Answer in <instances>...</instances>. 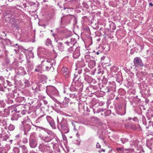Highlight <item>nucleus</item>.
Here are the masks:
<instances>
[{
	"label": "nucleus",
	"instance_id": "nucleus-31",
	"mask_svg": "<svg viewBox=\"0 0 153 153\" xmlns=\"http://www.w3.org/2000/svg\"><path fill=\"white\" fill-rule=\"evenodd\" d=\"M117 34L119 36L120 39H122L125 36V34L123 33V31L120 30H119L117 31Z\"/></svg>",
	"mask_w": 153,
	"mask_h": 153
},
{
	"label": "nucleus",
	"instance_id": "nucleus-11",
	"mask_svg": "<svg viewBox=\"0 0 153 153\" xmlns=\"http://www.w3.org/2000/svg\"><path fill=\"white\" fill-rule=\"evenodd\" d=\"M61 72L65 78H69L70 76L71 73L70 70L66 67L63 66L61 68Z\"/></svg>",
	"mask_w": 153,
	"mask_h": 153
},
{
	"label": "nucleus",
	"instance_id": "nucleus-13",
	"mask_svg": "<svg viewBox=\"0 0 153 153\" xmlns=\"http://www.w3.org/2000/svg\"><path fill=\"white\" fill-rule=\"evenodd\" d=\"M46 118L48 123L53 129H55L56 128V126L54 121L52 117L49 116H47Z\"/></svg>",
	"mask_w": 153,
	"mask_h": 153
},
{
	"label": "nucleus",
	"instance_id": "nucleus-54",
	"mask_svg": "<svg viewBox=\"0 0 153 153\" xmlns=\"http://www.w3.org/2000/svg\"><path fill=\"white\" fill-rule=\"evenodd\" d=\"M4 41L6 42L7 45H9L11 44V42L9 39H6L4 40Z\"/></svg>",
	"mask_w": 153,
	"mask_h": 153
},
{
	"label": "nucleus",
	"instance_id": "nucleus-1",
	"mask_svg": "<svg viewBox=\"0 0 153 153\" xmlns=\"http://www.w3.org/2000/svg\"><path fill=\"white\" fill-rule=\"evenodd\" d=\"M43 86V89H46L47 94L51 97L52 96H57L58 94V91L56 88L52 86H45L43 84L39 85V88L42 89V87Z\"/></svg>",
	"mask_w": 153,
	"mask_h": 153
},
{
	"label": "nucleus",
	"instance_id": "nucleus-42",
	"mask_svg": "<svg viewBox=\"0 0 153 153\" xmlns=\"http://www.w3.org/2000/svg\"><path fill=\"white\" fill-rule=\"evenodd\" d=\"M118 68L116 66H112L111 68V71L112 72H116L118 71Z\"/></svg>",
	"mask_w": 153,
	"mask_h": 153
},
{
	"label": "nucleus",
	"instance_id": "nucleus-53",
	"mask_svg": "<svg viewBox=\"0 0 153 153\" xmlns=\"http://www.w3.org/2000/svg\"><path fill=\"white\" fill-rule=\"evenodd\" d=\"M83 71L84 72L83 73V75H87L86 74V73L89 72L90 71V70L89 68H85L84 69V70H83Z\"/></svg>",
	"mask_w": 153,
	"mask_h": 153
},
{
	"label": "nucleus",
	"instance_id": "nucleus-48",
	"mask_svg": "<svg viewBox=\"0 0 153 153\" xmlns=\"http://www.w3.org/2000/svg\"><path fill=\"white\" fill-rule=\"evenodd\" d=\"M41 68L40 66H38L36 67L35 69V71L41 72Z\"/></svg>",
	"mask_w": 153,
	"mask_h": 153
},
{
	"label": "nucleus",
	"instance_id": "nucleus-62",
	"mask_svg": "<svg viewBox=\"0 0 153 153\" xmlns=\"http://www.w3.org/2000/svg\"><path fill=\"white\" fill-rule=\"evenodd\" d=\"M28 142V139L26 137H24L22 140V142L24 144H26Z\"/></svg>",
	"mask_w": 153,
	"mask_h": 153
},
{
	"label": "nucleus",
	"instance_id": "nucleus-27",
	"mask_svg": "<svg viewBox=\"0 0 153 153\" xmlns=\"http://www.w3.org/2000/svg\"><path fill=\"white\" fill-rule=\"evenodd\" d=\"M116 81L120 83L121 84L123 80V77L120 73H118L116 76Z\"/></svg>",
	"mask_w": 153,
	"mask_h": 153
},
{
	"label": "nucleus",
	"instance_id": "nucleus-32",
	"mask_svg": "<svg viewBox=\"0 0 153 153\" xmlns=\"http://www.w3.org/2000/svg\"><path fill=\"white\" fill-rule=\"evenodd\" d=\"M4 128L6 129H7L8 130L10 131H13L15 128V126L13 124H10L7 127V126H5L4 127Z\"/></svg>",
	"mask_w": 153,
	"mask_h": 153
},
{
	"label": "nucleus",
	"instance_id": "nucleus-50",
	"mask_svg": "<svg viewBox=\"0 0 153 153\" xmlns=\"http://www.w3.org/2000/svg\"><path fill=\"white\" fill-rule=\"evenodd\" d=\"M25 100V98L24 97H17V100H16L17 102H21Z\"/></svg>",
	"mask_w": 153,
	"mask_h": 153
},
{
	"label": "nucleus",
	"instance_id": "nucleus-21",
	"mask_svg": "<svg viewBox=\"0 0 153 153\" xmlns=\"http://www.w3.org/2000/svg\"><path fill=\"white\" fill-rule=\"evenodd\" d=\"M27 72L24 67H20L18 69L16 74L19 76H23L26 74Z\"/></svg>",
	"mask_w": 153,
	"mask_h": 153
},
{
	"label": "nucleus",
	"instance_id": "nucleus-23",
	"mask_svg": "<svg viewBox=\"0 0 153 153\" xmlns=\"http://www.w3.org/2000/svg\"><path fill=\"white\" fill-rule=\"evenodd\" d=\"M152 134L153 135V131ZM146 146L150 149L153 148V138L148 140L146 141Z\"/></svg>",
	"mask_w": 153,
	"mask_h": 153
},
{
	"label": "nucleus",
	"instance_id": "nucleus-39",
	"mask_svg": "<svg viewBox=\"0 0 153 153\" xmlns=\"http://www.w3.org/2000/svg\"><path fill=\"white\" fill-rule=\"evenodd\" d=\"M110 28L111 29L114 30L115 29L116 27L115 23L112 22H111L109 25Z\"/></svg>",
	"mask_w": 153,
	"mask_h": 153
},
{
	"label": "nucleus",
	"instance_id": "nucleus-55",
	"mask_svg": "<svg viewBox=\"0 0 153 153\" xmlns=\"http://www.w3.org/2000/svg\"><path fill=\"white\" fill-rule=\"evenodd\" d=\"M28 56H29V58H34V55L33 53L31 51H28Z\"/></svg>",
	"mask_w": 153,
	"mask_h": 153
},
{
	"label": "nucleus",
	"instance_id": "nucleus-43",
	"mask_svg": "<svg viewBox=\"0 0 153 153\" xmlns=\"http://www.w3.org/2000/svg\"><path fill=\"white\" fill-rule=\"evenodd\" d=\"M51 43L52 41L51 39L49 38H48L47 39L45 43V44L46 45L49 46L50 45H51L52 46H53Z\"/></svg>",
	"mask_w": 153,
	"mask_h": 153
},
{
	"label": "nucleus",
	"instance_id": "nucleus-7",
	"mask_svg": "<svg viewBox=\"0 0 153 153\" xmlns=\"http://www.w3.org/2000/svg\"><path fill=\"white\" fill-rule=\"evenodd\" d=\"M76 65L77 68L76 69V72L80 74L83 71L82 68L85 65L84 60L81 59L80 60L77 61L76 62Z\"/></svg>",
	"mask_w": 153,
	"mask_h": 153
},
{
	"label": "nucleus",
	"instance_id": "nucleus-52",
	"mask_svg": "<svg viewBox=\"0 0 153 153\" xmlns=\"http://www.w3.org/2000/svg\"><path fill=\"white\" fill-rule=\"evenodd\" d=\"M21 137V134L20 133L16 135L15 137V140H17L19 139Z\"/></svg>",
	"mask_w": 153,
	"mask_h": 153
},
{
	"label": "nucleus",
	"instance_id": "nucleus-16",
	"mask_svg": "<svg viewBox=\"0 0 153 153\" xmlns=\"http://www.w3.org/2000/svg\"><path fill=\"white\" fill-rule=\"evenodd\" d=\"M80 76L78 77V79L75 80L74 82L75 86L77 87L76 89L82 91L83 88V84L82 82L79 80Z\"/></svg>",
	"mask_w": 153,
	"mask_h": 153
},
{
	"label": "nucleus",
	"instance_id": "nucleus-59",
	"mask_svg": "<svg viewBox=\"0 0 153 153\" xmlns=\"http://www.w3.org/2000/svg\"><path fill=\"white\" fill-rule=\"evenodd\" d=\"M5 82L4 78L3 77L0 76V82L1 84L4 85Z\"/></svg>",
	"mask_w": 153,
	"mask_h": 153
},
{
	"label": "nucleus",
	"instance_id": "nucleus-61",
	"mask_svg": "<svg viewBox=\"0 0 153 153\" xmlns=\"http://www.w3.org/2000/svg\"><path fill=\"white\" fill-rule=\"evenodd\" d=\"M16 91V92L15 93V96H16V100H17V97H20L21 96H20V94L17 92V91L16 90H15Z\"/></svg>",
	"mask_w": 153,
	"mask_h": 153
},
{
	"label": "nucleus",
	"instance_id": "nucleus-19",
	"mask_svg": "<svg viewBox=\"0 0 153 153\" xmlns=\"http://www.w3.org/2000/svg\"><path fill=\"white\" fill-rule=\"evenodd\" d=\"M15 13V12L14 9H8L6 11L5 13L6 14V16H8L7 17L10 19L13 18V16Z\"/></svg>",
	"mask_w": 153,
	"mask_h": 153
},
{
	"label": "nucleus",
	"instance_id": "nucleus-63",
	"mask_svg": "<svg viewBox=\"0 0 153 153\" xmlns=\"http://www.w3.org/2000/svg\"><path fill=\"white\" fill-rule=\"evenodd\" d=\"M77 0H65V1H68L70 2L71 4H74V2H76Z\"/></svg>",
	"mask_w": 153,
	"mask_h": 153
},
{
	"label": "nucleus",
	"instance_id": "nucleus-36",
	"mask_svg": "<svg viewBox=\"0 0 153 153\" xmlns=\"http://www.w3.org/2000/svg\"><path fill=\"white\" fill-rule=\"evenodd\" d=\"M146 115L148 119H149L153 117V111L152 110H148L147 112L146 113Z\"/></svg>",
	"mask_w": 153,
	"mask_h": 153
},
{
	"label": "nucleus",
	"instance_id": "nucleus-12",
	"mask_svg": "<svg viewBox=\"0 0 153 153\" xmlns=\"http://www.w3.org/2000/svg\"><path fill=\"white\" fill-rule=\"evenodd\" d=\"M13 111L19 113H22V115L25 114V108L23 105H17ZM25 111H26V110Z\"/></svg>",
	"mask_w": 153,
	"mask_h": 153
},
{
	"label": "nucleus",
	"instance_id": "nucleus-49",
	"mask_svg": "<svg viewBox=\"0 0 153 153\" xmlns=\"http://www.w3.org/2000/svg\"><path fill=\"white\" fill-rule=\"evenodd\" d=\"M70 100L67 97H65L63 102L65 104H67L70 101Z\"/></svg>",
	"mask_w": 153,
	"mask_h": 153
},
{
	"label": "nucleus",
	"instance_id": "nucleus-25",
	"mask_svg": "<svg viewBox=\"0 0 153 153\" xmlns=\"http://www.w3.org/2000/svg\"><path fill=\"white\" fill-rule=\"evenodd\" d=\"M100 83H98V85H95L90 86L89 88L90 90H94V91H91V92H95V91H97L98 89V88H100Z\"/></svg>",
	"mask_w": 153,
	"mask_h": 153
},
{
	"label": "nucleus",
	"instance_id": "nucleus-34",
	"mask_svg": "<svg viewBox=\"0 0 153 153\" xmlns=\"http://www.w3.org/2000/svg\"><path fill=\"white\" fill-rule=\"evenodd\" d=\"M88 62V66L91 69L95 66L96 62L94 60H91Z\"/></svg>",
	"mask_w": 153,
	"mask_h": 153
},
{
	"label": "nucleus",
	"instance_id": "nucleus-10",
	"mask_svg": "<svg viewBox=\"0 0 153 153\" xmlns=\"http://www.w3.org/2000/svg\"><path fill=\"white\" fill-rule=\"evenodd\" d=\"M133 63L134 66L136 68H140L143 65L142 60L139 57H135L133 60Z\"/></svg>",
	"mask_w": 153,
	"mask_h": 153
},
{
	"label": "nucleus",
	"instance_id": "nucleus-44",
	"mask_svg": "<svg viewBox=\"0 0 153 153\" xmlns=\"http://www.w3.org/2000/svg\"><path fill=\"white\" fill-rule=\"evenodd\" d=\"M111 113V111L110 110H105L104 111V113L105 116H108Z\"/></svg>",
	"mask_w": 153,
	"mask_h": 153
},
{
	"label": "nucleus",
	"instance_id": "nucleus-35",
	"mask_svg": "<svg viewBox=\"0 0 153 153\" xmlns=\"http://www.w3.org/2000/svg\"><path fill=\"white\" fill-rule=\"evenodd\" d=\"M9 138V135L7 134H3L0 136V138L2 139V140L6 141Z\"/></svg>",
	"mask_w": 153,
	"mask_h": 153
},
{
	"label": "nucleus",
	"instance_id": "nucleus-15",
	"mask_svg": "<svg viewBox=\"0 0 153 153\" xmlns=\"http://www.w3.org/2000/svg\"><path fill=\"white\" fill-rule=\"evenodd\" d=\"M12 112L13 113L11 115V120L13 121L17 120L19 118L23 115L22 113H19L14 111H12Z\"/></svg>",
	"mask_w": 153,
	"mask_h": 153
},
{
	"label": "nucleus",
	"instance_id": "nucleus-41",
	"mask_svg": "<svg viewBox=\"0 0 153 153\" xmlns=\"http://www.w3.org/2000/svg\"><path fill=\"white\" fill-rule=\"evenodd\" d=\"M85 59L86 62H88L90 61L91 60V56L90 55L87 54L85 56Z\"/></svg>",
	"mask_w": 153,
	"mask_h": 153
},
{
	"label": "nucleus",
	"instance_id": "nucleus-20",
	"mask_svg": "<svg viewBox=\"0 0 153 153\" xmlns=\"http://www.w3.org/2000/svg\"><path fill=\"white\" fill-rule=\"evenodd\" d=\"M10 111L9 109H5L4 111H0V117H7L10 115Z\"/></svg>",
	"mask_w": 153,
	"mask_h": 153
},
{
	"label": "nucleus",
	"instance_id": "nucleus-28",
	"mask_svg": "<svg viewBox=\"0 0 153 153\" xmlns=\"http://www.w3.org/2000/svg\"><path fill=\"white\" fill-rule=\"evenodd\" d=\"M27 71H31L33 67V64L30 60H27Z\"/></svg>",
	"mask_w": 153,
	"mask_h": 153
},
{
	"label": "nucleus",
	"instance_id": "nucleus-30",
	"mask_svg": "<svg viewBox=\"0 0 153 153\" xmlns=\"http://www.w3.org/2000/svg\"><path fill=\"white\" fill-rule=\"evenodd\" d=\"M83 76L85 81L88 83H90L93 80V79L90 76L88 75H84Z\"/></svg>",
	"mask_w": 153,
	"mask_h": 153
},
{
	"label": "nucleus",
	"instance_id": "nucleus-9",
	"mask_svg": "<svg viewBox=\"0 0 153 153\" xmlns=\"http://www.w3.org/2000/svg\"><path fill=\"white\" fill-rule=\"evenodd\" d=\"M73 17V16L71 15L62 17L60 20L61 25H63L66 24L72 19Z\"/></svg>",
	"mask_w": 153,
	"mask_h": 153
},
{
	"label": "nucleus",
	"instance_id": "nucleus-22",
	"mask_svg": "<svg viewBox=\"0 0 153 153\" xmlns=\"http://www.w3.org/2000/svg\"><path fill=\"white\" fill-rule=\"evenodd\" d=\"M47 52V50L45 49L39 47L37 49V53L39 56H41L42 55L45 54Z\"/></svg>",
	"mask_w": 153,
	"mask_h": 153
},
{
	"label": "nucleus",
	"instance_id": "nucleus-3",
	"mask_svg": "<svg viewBox=\"0 0 153 153\" xmlns=\"http://www.w3.org/2000/svg\"><path fill=\"white\" fill-rule=\"evenodd\" d=\"M9 88H7L5 86L3 88L0 85V91L6 93L5 94L6 97V99H14L15 97V94L16 92L15 90L13 91L12 92L7 93L9 92Z\"/></svg>",
	"mask_w": 153,
	"mask_h": 153
},
{
	"label": "nucleus",
	"instance_id": "nucleus-40",
	"mask_svg": "<svg viewBox=\"0 0 153 153\" xmlns=\"http://www.w3.org/2000/svg\"><path fill=\"white\" fill-rule=\"evenodd\" d=\"M21 147L22 148L23 153H26L28 152L27 147L25 145L22 146Z\"/></svg>",
	"mask_w": 153,
	"mask_h": 153
},
{
	"label": "nucleus",
	"instance_id": "nucleus-47",
	"mask_svg": "<svg viewBox=\"0 0 153 153\" xmlns=\"http://www.w3.org/2000/svg\"><path fill=\"white\" fill-rule=\"evenodd\" d=\"M0 48L2 51H5V46L4 43L2 42H0Z\"/></svg>",
	"mask_w": 153,
	"mask_h": 153
},
{
	"label": "nucleus",
	"instance_id": "nucleus-38",
	"mask_svg": "<svg viewBox=\"0 0 153 153\" xmlns=\"http://www.w3.org/2000/svg\"><path fill=\"white\" fill-rule=\"evenodd\" d=\"M120 140L122 144H124L128 143L129 141V140L126 137H122L120 139Z\"/></svg>",
	"mask_w": 153,
	"mask_h": 153
},
{
	"label": "nucleus",
	"instance_id": "nucleus-4",
	"mask_svg": "<svg viewBox=\"0 0 153 153\" xmlns=\"http://www.w3.org/2000/svg\"><path fill=\"white\" fill-rule=\"evenodd\" d=\"M76 43V39L73 38H71L65 42V44L70 46L67 49V52L69 53H73L74 50L73 46Z\"/></svg>",
	"mask_w": 153,
	"mask_h": 153
},
{
	"label": "nucleus",
	"instance_id": "nucleus-33",
	"mask_svg": "<svg viewBox=\"0 0 153 153\" xmlns=\"http://www.w3.org/2000/svg\"><path fill=\"white\" fill-rule=\"evenodd\" d=\"M118 95L124 96L126 94V91L122 88H120L118 90Z\"/></svg>",
	"mask_w": 153,
	"mask_h": 153
},
{
	"label": "nucleus",
	"instance_id": "nucleus-51",
	"mask_svg": "<svg viewBox=\"0 0 153 153\" xmlns=\"http://www.w3.org/2000/svg\"><path fill=\"white\" fill-rule=\"evenodd\" d=\"M99 138L100 139L103 140L104 142L105 143V140L106 138V137L105 136H104L102 134H100L99 136Z\"/></svg>",
	"mask_w": 153,
	"mask_h": 153
},
{
	"label": "nucleus",
	"instance_id": "nucleus-14",
	"mask_svg": "<svg viewBox=\"0 0 153 153\" xmlns=\"http://www.w3.org/2000/svg\"><path fill=\"white\" fill-rule=\"evenodd\" d=\"M116 85L114 83L113 84H110L109 85L108 87H106V92H105V93L106 92H110L112 93L116 91Z\"/></svg>",
	"mask_w": 153,
	"mask_h": 153
},
{
	"label": "nucleus",
	"instance_id": "nucleus-24",
	"mask_svg": "<svg viewBox=\"0 0 153 153\" xmlns=\"http://www.w3.org/2000/svg\"><path fill=\"white\" fill-rule=\"evenodd\" d=\"M52 139V137L49 134L48 135H46L43 137L42 136L41 137V139L45 142L47 143L50 142Z\"/></svg>",
	"mask_w": 153,
	"mask_h": 153
},
{
	"label": "nucleus",
	"instance_id": "nucleus-58",
	"mask_svg": "<svg viewBox=\"0 0 153 153\" xmlns=\"http://www.w3.org/2000/svg\"><path fill=\"white\" fill-rule=\"evenodd\" d=\"M24 83L25 84V85L29 87L30 86V84L28 81V80H25L24 82Z\"/></svg>",
	"mask_w": 153,
	"mask_h": 153
},
{
	"label": "nucleus",
	"instance_id": "nucleus-29",
	"mask_svg": "<svg viewBox=\"0 0 153 153\" xmlns=\"http://www.w3.org/2000/svg\"><path fill=\"white\" fill-rule=\"evenodd\" d=\"M10 24L13 27L18 28L19 27V25L17 24V20L15 19H12L11 20Z\"/></svg>",
	"mask_w": 153,
	"mask_h": 153
},
{
	"label": "nucleus",
	"instance_id": "nucleus-5",
	"mask_svg": "<svg viewBox=\"0 0 153 153\" xmlns=\"http://www.w3.org/2000/svg\"><path fill=\"white\" fill-rule=\"evenodd\" d=\"M37 140L35 133L30 134L29 138V145L31 148H34L37 146Z\"/></svg>",
	"mask_w": 153,
	"mask_h": 153
},
{
	"label": "nucleus",
	"instance_id": "nucleus-46",
	"mask_svg": "<svg viewBox=\"0 0 153 153\" xmlns=\"http://www.w3.org/2000/svg\"><path fill=\"white\" fill-rule=\"evenodd\" d=\"M14 99H5V101L7 102L9 104H12L13 102Z\"/></svg>",
	"mask_w": 153,
	"mask_h": 153
},
{
	"label": "nucleus",
	"instance_id": "nucleus-37",
	"mask_svg": "<svg viewBox=\"0 0 153 153\" xmlns=\"http://www.w3.org/2000/svg\"><path fill=\"white\" fill-rule=\"evenodd\" d=\"M47 78L45 75H42L41 76L40 80L44 85V84L46 82Z\"/></svg>",
	"mask_w": 153,
	"mask_h": 153
},
{
	"label": "nucleus",
	"instance_id": "nucleus-64",
	"mask_svg": "<svg viewBox=\"0 0 153 153\" xmlns=\"http://www.w3.org/2000/svg\"><path fill=\"white\" fill-rule=\"evenodd\" d=\"M108 29H105V28H104L103 30V33H104V34L105 35H107V32H108Z\"/></svg>",
	"mask_w": 153,
	"mask_h": 153
},
{
	"label": "nucleus",
	"instance_id": "nucleus-2",
	"mask_svg": "<svg viewBox=\"0 0 153 153\" xmlns=\"http://www.w3.org/2000/svg\"><path fill=\"white\" fill-rule=\"evenodd\" d=\"M60 128L58 126V128L60 130L62 135L63 134H67L69 132V129L68 128L67 120L64 118H62L61 121L60 122Z\"/></svg>",
	"mask_w": 153,
	"mask_h": 153
},
{
	"label": "nucleus",
	"instance_id": "nucleus-8",
	"mask_svg": "<svg viewBox=\"0 0 153 153\" xmlns=\"http://www.w3.org/2000/svg\"><path fill=\"white\" fill-rule=\"evenodd\" d=\"M26 121H23L21 125V129L24 131V134L27 136L28 135V132L31 129V126L28 124H26Z\"/></svg>",
	"mask_w": 153,
	"mask_h": 153
},
{
	"label": "nucleus",
	"instance_id": "nucleus-26",
	"mask_svg": "<svg viewBox=\"0 0 153 153\" xmlns=\"http://www.w3.org/2000/svg\"><path fill=\"white\" fill-rule=\"evenodd\" d=\"M56 48L59 51L61 52L63 51L65 49L64 44L61 42H59L57 44Z\"/></svg>",
	"mask_w": 153,
	"mask_h": 153
},
{
	"label": "nucleus",
	"instance_id": "nucleus-56",
	"mask_svg": "<svg viewBox=\"0 0 153 153\" xmlns=\"http://www.w3.org/2000/svg\"><path fill=\"white\" fill-rule=\"evenodd\" d=\"M128 92L131 94H134L135 93V90L134 89H129Z\"/></svg>",
	"mask_w": 153,
	"mask_h": 153
},
{
	"label": "nucleus",
	"instance_id": "nucleus-57",
	"mask_svg": "<svg viewBox=\"0 0 153 153\" xmlns=\"http://www.w3.org/2000/svg\"><path fill=\"white\" fill-rule=\"evenodd\" d=\"M4 83L6 84L7 85L9 86L10 87L13 85L12 84V82H10L9 81L7 80H6V81Z\"/></svg>",
	"mask_w": 153,
	"mask_h": 153
},
{
	"label": "nucleus",
	"instance_id": "nucleus-45",
	"mask_svg": "<svg viewBox=\"0 0 153 153\" xmlns=\"http://www.w3.org/2000/svg\"><path fill=\"white\" fill-rule=\"evenodd\" d=\"M141 120L143 124L145 126H146V122L145 117L143 116H141Z\"/></svg>",
	"mask_w": 153,
	"mask_h": 153
},
{
	"label": "nucleus",
	"instance_id": "nucleus-60",
	"mask_svg": "<svg viewBox=\"0 0 153 153\" xmlns=\"http://www.w3.org/2000/svg\"><path fill=\"white\" fill-rule=\"evenodd\" d=\"M103 73V70L102 69H100L98 71V72H97V74H98L100 75H102Z\"/></svg>",
	"mask_w": 153,
	"mask_h": 153
},
{
	"label": "nucleus",
	"instance_id": "nucleus-18",
	"mask_svg": "<svg viewBox=\"0 0 153 153\" xmlns=\"http://www.w3.org/2000/svg\"><path fill=\"white\" fill-rule=\"evenodd\" d=\"M80 47H78L75 49L73 53V56L75 59L77 58L80 55Z\"/></svg>",
	"mask_w": 153,
	"mask_h": 153
},
{
	"label": "nucleus",
	"instance_id": "nucleus-6",
	"mask_svg": "<svg viewBox=\"0 0 153 153\" xmlns=\"http://www.w3.org/2000/svg\"><path fill=\"white\" fill-rule=\"evenodd\" d=\"M46 63L45 65V70L47 71L54 70V66L56 64V61L54 59H47L46 60Z\"/></svg>",
	"mask_w": 153,
	"mask_h": 153
},
{
	"label": "nucleus",
	"instance_id": "nucleus-17",
	"mask_svg": "<svg viewBox=\"0 0 153 153\" xmlns=\"http://www.w3.org/2000/svg\"><path fill=\"white\" fill-rule=\"evenodd\" d=\"M48 148L49 149L50 148V147L49 146H46L44 143L40 144L39 146V150L43 152H45L48 150Z\"/></svg>",
	"mask_w": 153,
	"mask_h": 153
}]
</instances>
